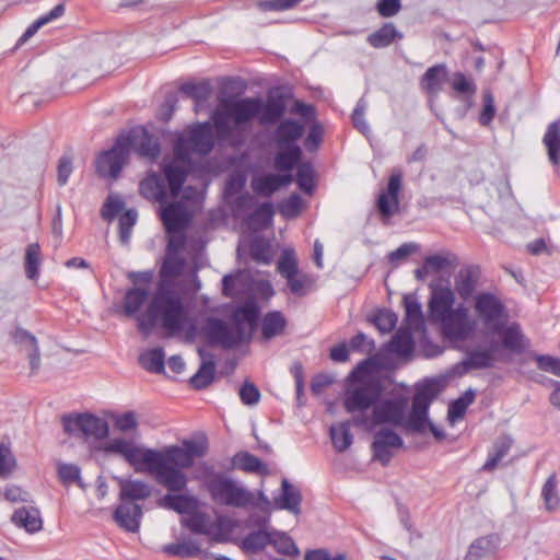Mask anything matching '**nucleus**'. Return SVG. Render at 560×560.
I'll use <instances>...</instances> for the list:
<instances>
[{"label": "nucleus", "instance_id": "obj_62", "mask_svg": "<svg viewBox=\"0 0 560 560\" xmlns=\"http://www.w3.org/2000/svg\"><path fill=\"white\" fill-rule=\"evenodd\" d=\"M302 208V198L299 195H292L283 202L280 203L279 209L281 214L287 218L296 217Z\"/></svg>", "mask_w": 560, "mask_h": 560}, {"label": "nucleus", "instance_id": "obj_11", "mask_svg": "<svg viewBox=\"0 0 560 560\" xmlns=\"http://www.w3.org/2000/svg\"><path fill=\"white\" fill-rule=\"evenodd\" d=\"M474 311L483 331L495 334L502 330L506 322L505 307L501 300L491 293H479L474 298Z\"/></svg>", "mask_w": 560, "mask_h": 560}, {"label": "nucleus", "instance_id": "obj_63", "mask_svg": "<svg viewBox=\"0 0 560 560\" xmlns=\"http://www.w3.org/2000/svg\"><path fill=\"white\" fill-rule=\"evenodd\" d=\"M240 398L244 405L253 406L258 404L260 399V392L250 382H245L243 386L240 388Z\"/></svg>", "mask_w": 560, "mask_h": 560}, {"label": "nucleus", "instance_id": "obj_21", "mask_svg": "<svg viewBox=\"0 0 560 560\" xmlns=\"http://www.w3.org/2000/svg\"><path fill=\"white\" fill-rule=\"evenodd\" d=\"M11 522L30 534L39 532L43 528L40 512L35 506H22L11 516Z\"/></svg>", "mask_w": 560, "mask_h": 560}, {"label": "nucleus", "instance_id": "obj_10", "mask_svg": "<svg viewBox=\"0 0 560 560\" xmlns=\"http://www.w3.org/2000/svg\"><path fill=\"white\" fill-rule=\"evenodd\" d=\"M381 397V385L373 380H362L350 384L343 396V408L347 412L368 416L366 411L374 408Z\"/></svg>", "mask_w": 560, "mask_h": 560}, {"label": "nucleus", "instance_id": "obj_4", "mask_svg": "<svg viewBox=\"0 0 560 560\" xmlns=\"http://www.w3.org/2000/svg\"><path fill=\"white\" fill-rule=\"evenodd\" d=\"M210 122L194 125L178 133L174 144V159L164 166V175L173 197L178 196L186 179L190 154L206 155L213 148Z\"/></svg>", "mask_w": 560, "mask_h": 560}, {"label": "nucleus", "instance_id": "obj_44", "mask_svg": "<svg viewBox=\"0 0 560 560\" xmlns=\"http://www.w3.org/2000/svg\"><path fill=\"white\" fill-rule=\"evenodd\" d=\"M165 354L162 348H153L140 354L139 361L143 369L152 373L164 371Z\"/></svg>", "mask_w": 560, "mask_h": 560}, {"label": "nucleus", "instance_id": "obj_34", "mask_svg": "<svg viewBox=\"0 0 560 560\" xmlns=\"http://www.w3.org/2000/svg\"><path fill=\"white\" fill-rule=\"evenodd\" d=\"M287 326V320L280 312H269L261 320V335L264 339L270 340L276 336L282 335Z\"/></svg>", "mask_w": 560, "mask_h": 560}, {"label": "nucleus", "instance_id": "obj_56", "mask_svg": "<svg viewBox=\"0 0 560 560\" xmlns=\"http://www.w3.org/2000/svg\"><path fill=\"white\" fill-rule=\"evenodd\" d=\"M373 323L381 332L386 334L395 328L397 315L390 311H380L374 316Z\"/></svg>", "mask_w": 560, "mask_h": 560}, {"label": "nucleus", "instance_id": "obj_12", "mask_svg": "<svg viewBox=\"0 0 560 560\" xmlns=\"http://www.w3.org/2000/svg\"><path fill=\"white\" fill-rule=\"evenodd\" d=\"M440 384L435 381H428L418 386L415 394L411 411L406 415L404 428L413 432H422L425 430L428 421V410L431 402L440 394Z\"/></svg>", "mask_w": 560, "mask_h": 560}, {"label": "nucleus", "instance_id": "obj_37", "mask_svg": "<svg viewBox=\"0 0 560 560\" xmlns=\"http://www.w3.org/2000/svg\"><path fill=\"white\" fill-rule=\"evenodd\" d=\"M495 550V540L493 537H480L469 547L465 560H489Z\"/></svg>", "mask_w": 560, "mask_h": 560}, {"label": "nucleus", "instance_id": "obj_57", "mask_svg": "<svg viewBox=\"0 0 560 560\" xmlns=\"http://www.w3.org/2000/svg\"><path fill=\"white\" fill-rule=\"evenodd\" d=\"M523 335L518 326L511 325L503 331V345L511 350H518L522 348Z\"/></svg>", "mask_w": 560, "mask_h": 560}, {"label": "nucleus", "instance_id": "obj_16", "mask_svg": "<svg viewBox=\"0 0 560 560\" xmlns=\"http://www.w3.org/2000/svg\"><path fill=\"white\" fill-rule=\"evenodd\" d=\"M402 439L392 429H381L374 435L372 443L373 456L383 465H387L393 457L392 448H400Z\"/></svg>", "mask_w": 560, "mask_h": 560}, {"label": "nucleus", "instance_id": "obj_1", "mask_svg": "<svg viewBox=\"0 0 560 560\" xmlns=\"http://www.w3.org/2000/svg\"><path fill=\"white\" fill-rule=\"evenodd\" d=\"M104 451L121 456L136 472L149 474L166 490L182 491L188 483L183 469L190 468L196 458L202 457L206 454V446L187 440L182 445L149 448L136 444L132 440L114 438L105 444Z\"/></svg>", "mask_w": 560, "mask_h": 560}, {"label": "nucleus", "instance_id": "obj_23", "mask_svg": "<svg viewBox=\"0 0 560 560\" xmlns=\"http://www.w3.org/2000/svg\"><path fill=\"white\" fill-rule=\"evenodd\" d=\"M542 144L549 162L558 171L560 167V117L547 126Z\"/></svg>", "mask_w": 560, "mask_h": 560}, {"label": "nucleus", "instance_id": "obj_47", "mask_svg": "<svg viewBox=\"0 0 560 560\" xmlns=\"http://www.w3.org/2000/svg\"><path fill=\"white\" fill-rule=\"evenodd\" d=\"M541 497L545 502L546 510L549 512L556 511L560 505V497L557 491V476L552 474L546 480L542 490Z\"/></svg>", "mask_w": 560, "mask_h": 560}, {"label": "nucleus", "instance_id": "obj_14", "mask_svg": "<svg viewBox=\"0 0 560 560\" xmlns=\"http://www.w3.org/2000/svg\"><path fill=\"white\" fill-rule=\"evenodd\" d=\"M402 171L395 168L392 171L387 187L382 190L376 200V208L384 220H388L399 211V194L402 189Z\"/></svg>", "mask_w": 560, "mask_h": 560}, {"label": "nucleus", "instance_id": "obj_42", "mask_svg": "<svg viewBox=\"0 0 560 560\" xmlns=\"http://www.w3.org/2000/svg\"><path fill=\"white\" fill-rule=\"evenodd\" d=\"M396 37H401L393 23L384 24L380 30L372 33L368 37V42L375 48L389 46Z\"/></svg>", "mask_w": 560, "mask_h": 560}, {"label": "nucleus", "instance_id": "obj_38", "mask_svg": "<svg viewBox=\"0 0 560 560\" xmlns=\"http://www.w3.org/2000/svg\"><path fill=\"white\" fill-rule=\"evenodd\" d=\"M330 439L335 450L339 453L348 450L353 441L350 432V422L345 421L330 427Z\"/></svg>", "mask_w": 560, "mask_h": 560}, {"label": "nucleus", "instance_id": "obj_28", "mask_svg": "<svg viewBox=\"0 0 560 560\" xmlns=\"http://www.w3.org/2000/svg\"><path fill=\"white\" fill-rule=\"evenodd\" d=\"M447 79L445 65H435L429 68L420 79L421 89L430 95H436L442 91Z\"/></svg>", "mask_w": 560, "mask_h": 560}, {"label": "nucleus", "instance_id": "obj_50", "mask_svg": "<svg viewBox=\"0 0 560 560\" xmlns=\"http://www.w3.org/2000/svg\"><path fill=\"white\" fill-rule=\"evenodd\" d=\"M278 271L283 278H289L299 272L294 250L285 249L278 261Z\"/></svg>", "mask_w": 560, "mask_h": 560}, {"label": "nucleus", "instance_id": "obj_59", "mask_svg": "<svg viewBox=\"0 0 560 560\" xmlns=\"http://www.w3.org/2000/svg\"><path fill=\"white\" fill-rule=\"evenodd\" d=\"M124 206L120 197L109 196L101 210V215L105 220H113L124 209Z\"/></svg>", "mask_w": 560, "mask_h": 560}, {"label": "nucleus", "instance_id": "obj_52", "mask_svg": "<svg viewBox=\"0 0 560 560\" xmlns=\"http://www.w3.org/2000/svg\"><path fill=\"white\" fill-rule=\"evenodd\" d=\"M511 446V441L509 439H503L499 441L494 446V453L489 455L488 459L482 466L483 470H493L499 462L508 454Z\"/></svg>", "mask_w": 560, "mask_h": 560}, {"label": "nucleus", "instance_id": "obj_43", "mask_svg": "<svg viewBox=\"0 0 560 560\" xmlns=\"http://www.w3.org/2000/svg\"><path fill=\"white\" fill-rule=\"evenodd\" d=\"M149 292L133 288L127 291L124 300V311L128 316H135L148 300Z\"/></svg>", "mask_w": 560, "mask_h": 560}, {"label": "nucleus", "instance_id": "obj_33", "mask_svg": "<svg viewBox=\"0 0 560 560\" xmlns=\"http://www.w3.org/2000/svg\"><path fill=\"white\" fill-rule=\"evenodd\" d=\"M458 265L457 255L448 250L428 256L424 259L425 272L436 273L446 269H455Z\"/></svg>", "mask_w": 560, "mask_h": 560}, {"label": "nucleus", "instance_id": "obj_13", "mask_svg": "<svg viewBox=\"0 0 560 560\" xmlns=\"http://www.w3.org/2000/svg\"><path fill=\"white\" fill-rule=\"evenodd\" d=\"M65 431L72 435H83L95 440H103L109 434L106 420L90 413L63 417Z\"/></svg>", "mask_w": 560, "mask_h": 560}, {"label": "nucleus", "instance_id": "obj_5", "mask_svg": "<svg viewBox=\"0 0 560 560\" xmlns=\"http://www.w3.org/2000/svg\"><path fill=\"white\" fill-rule=\"evenodd\" d=\"M455 293L450 288L433 290L429 311L431 317L439 322L445 337L453 340H465L476 330V320L471 319L464 305L453 308Z\"/></svg>", "mask_w": 560, "mask_h": 560}, {"label": "nucleus", "instance_id": "obj_48", "mask_svg": "<svg viewBox=\"0 0 560 560\" xmlns=\"http://www.w3.org/2000/svg\"><path fill=\"white\" fill-rule=\"evenodd\" d=\"M40 265V247L37 243L30 244L25 253V273L34 280L38 277Z\"/></svg>", "mask_w": 560, "mask_h": 560}, {"label": "nucleus", "instance_id": "obj_19", "mask_svg": "<svg viewBox=\"0 0 560 560\" xmlns=\"http://www.w3.org/2000/svg\"><path fill=\"white\" fill-rule=\"evenodd\" d=\"M305 126L293 119L282 120L275 130L273 139L278 149L298 145V140L303 136Z\"/></svg>", "mask_w": 560, "mask_h": 560}, {"label": "nucleus", "instance_id": "obj_22", "mask_svg": "<svg viewBox=\"0 0 560 560\" xmlns=\"http://www.w3.org/2000/svg\"><path fill=\"white\" fill-rule=\"evenodd\" d=\"M167 491L168 493L159 501L160 506L179 514L190 513L198 508V501L194 495L183 494L180 491Z\"/></svg>", "mask_w": 560, "mask_h": 560}, {"label": "nucleus", "instance_id": "obj_51", "mask_svg": "<svg viewBox=\"0 0 560 560\" xmlns=\"http://www.w3.org/2000/svg\"><path fill=\"white\" fill-rule=\"evenodd\" d=\"M182 92L188 97L202 102L210 97L212 88L208 82L188 83L182 86Z\"/></svg>", "mask_w": 560, "mask_h": 560}, {"label": "nucleus", "instance_id": "obj_8", "mask_svg": "<svg viewBox=\"0 0 560 560\" xmlns=\"http://www.w3.org/2000/svg\"><path fill=\"white\" fill-rule=\"evenodd\" d=\"M258 105V97L222 101L212 117L217 130L221 133H229L231 121L235 125L248 122L257 116Z\"/></svg>", "mask_w": 560, "mask_h": 560}, {"label": "nucleus", "instance_id": "obj_29", "mask_svg": "<svg viewBox=\"0 0 560 560\" xmlns=\"http://www.w3.org/2000/svg\"><path fill=\"white\" fill-rule=\"evenodd\" d=\"M257 118L261 125H272L284 114V103L281 98H268L266 102L259 98Z\"/></svg>", "mask_w": 560, "mask_h": 560}, {"label": "nucleus", "instance_id": "obj_54", "mask_svg": "<svg viewBox=\"0 0 560 560\" xmlns=\"http://www.w3.org/2000/svg\"><path fill=\"white\" fill-rule=\"evenodd\" d=\"M137 221V211L127 210L119 218V236L124 244H127L131 236V231Z\"/></svg>", "mask_w": 560, "mask_h": 560}, {"label": "nucleus", "instance_id": "obj_24", "mask_svg": "<svg viewBox=\"0 0 560 560\" xmlns=\"http://www.w3.org/2000/svg\"><path fill=\"white\" fill-rule=\"evenodd\" d=\"M302 494L287 479L281 482V494L275 499V505L279 510H287L294 515L301 513Z\"/></svg>", "mask_w": 560, "mask_h": 560}, {"label": "nucleus", "instance_id": "obj_2", "mask_svg": "<svg viewBox=\"0 0 560 560\" xmlns=\"http://www.w3.org/2000/svg\"><path fill=\"white\" fill-rule=\"evenodd\" d=\"M137 319L139 329L145 335L160 325L171 336L182 334L189 341L197 336L195 318L180 294L166 280L161 282L147 310Z\"/></svg>", "mask_w": 560, "mask_h": 560}, {"label": "nucleus", "instance_id": "obj_36", "mask_svg": "<svg viewBox=\"0 0 560 560\" xmlns=\"http://www.w3.org/2000/svg\"><path fill=\"white\" fill-rule=\"evenodd\" d=\"M413 338L409 328L399 329L392 338L388 349L399 357H407L413 351Z\"/></svg>", "mask_w": 560, "mask_h": 560}, {"label": "nucleus", "instance_id": "obj_30", "mask_svg": "<svg viewBox=\"0 0 560 560\" xmlns=\"http://www.w3.org/2000/svg\"><path fill=\"white\" fill-rule=\"evenodd\" d=\"M479 271L475 267L462 268L455 278V291L463 300H467L475 292Z\"/></svg>", "mask_w": 560, "mask_h": 560}, {"label": "nucleus", "instance_id": "obj_7", "mask_svg": "<svg viewBox=\"0 0 560 560\" xmlns=\"http://www.w3.org/2000/svg\"><path fill=\"white\" fill-rule=\"evenodd\" d=\"M409 408V398L401 393H392L383 399H378L370 416L352 418V424L373 431L381 424L404 427Z\"/></svg>", "mask_w": 560, "mask_h": 560}, {"label": "nucleus", "instance_id": "obj_61", "mask_svg": "<svg viewBox=\"0 0 560 560\" xmlns=\"http://www.w3.org/2000/svg\"><path fill=\"white\" fill-rule=\"evenodd\" d=\"M296 183L302 190L306 192L312 191L314 187V180L313 168L310 164H301L299 166L296 173Z\"/></svg>", "mask_w": 560, "mask_h": 560}, {"label": "nucleus", "instance_id": "obj_39", "mask_svg": "<svg viewBox=\"0 0 560 560\" xmlns=\"http://www.w3.org/2000/svg\"><path fill=\"white\" fill-rule=\"evenodd\" d=\"M301 158V149L299 145L285 147L279 149L275 156V167L280 172H290Z\"/></svg>", "mask_w": 560, "mask_h": 560}, {"label": "nucleus", "instance_id": "obj_9", "mask_svg": "<svg viewBox=\"0 0 560 560\" xmlns=\"http://www.w3.org/2000/svg\"><path fill=\"white\" fill-rule=\"evenodd\" d=\"M213 502L232 508H246L254 502V494L236 480L217 475L207 482Z\"/></svg>", "mask_w": 560, "mask_h": 560}, {"label": "nucleus", "instance_id": "obj_60", "mask_svg": "<svg viewBox=\"0 0 560 560\" xmlns=\"http://www.w3.org/2000/svg\"><path fill=\"white\" fill-rule=\"evenodd\" d=\"M493 357L490 351H474L471 352L466 361L469 368L485 369L492 365Z\"/></svg>", "mask_w": 560, "mask_h": 560}, {"label": "nucleus", "instance_id": "obj_31", "mask_svg": "<svg viewBox=\"0 0 560 560\" xmlns=\"http://www.w3.org/2000/svg\"><path fill=\"white\" fill-rule=\"evenodd\" d=\"M140 192L148 199L163 203L166 199L164 180L155 173L150 174L140 183Z\"/></svg>", "mask_w": 560, "mask_h": 560}, {"label": "nucleus", "instance_id": "obj_15", "mask_svg": "<svg viewBox=\"0 0 560 560\" xmlns=\"http://www.w3.org/2000/svg\"><path fill=\"white\" fill-rule=\"evenodd\" d=\"M128 143L117 141L108 151L100 154L96 160L97 173L103 177L117 178L128 158Z\"/></svg>", "mask_w": 560, "mask_h": 560}, {"label": "nucleus", "instance_id": "obj_6", "mask_svg": "<svg viewBox=\"0 0 560 560\" xmlns=\"http://www.w3.org/2000/svg\"><path fill=\"white\" fill-rule=\"evenodd\" d=\"M258 307L254 303H246L234 310L232 323L226 324L218 318H210L206 330L209 339L230 349L247 341L258 319Z\"/></svg>", "mask_w": 560, "mask_h": 560}, {"label": "nucleus", "instance_id": "obj_35", "mask_svg": "<svg viewBox=\"0 0 560 560\" xmlns=\"http://www.w3.org/2000/svg\"><path fill=\"white\" fill-rule=\"evenodd\" d=\"M234 467L252 474L266 475L268 474V467L258 457L247 453L240 452L233 457Z\"/></svg>", "mask_w": 560, "mask_h": 560}, {"label": "nucleus", "instance_id": "obj_3", "mask_svg": "<svg viewBox=\"0 0 560 560\" xmlns=\"http://www.w3.org/2000/svg\"><path fill=\"white\" fill-rule=\"evenodd\" d=\"M185 200L175 201L161 208V220L167 233V253L162 266V277L173 278L184 269L185 261L178 257L179 250L185 244V230L187 229L195 208L201 201V194L194 187H187L184 191Z\"/></svg>", "mask_w": 560, "mask_h": 560}, {"label": "nucleus", "instance_id": "obj_55", "mask_svg": "<svg viewBox=\"0 0 560 560\" xmlns=\"http://www.w3.org/2000/svg\"><path fill=\"white\" fill-rule=\"evenodd\" d=\"M271 544L275 545L277 550L287 556L299 555V549L294 541L285 534L276 533L272 534Z\"/></svg>", "mask_w": 560, "mask_h": 560}, {"label": "nucleus", "instance_id": "obj_25", "mask_svg": "<svg viewBox=\"0 0 560 560\" xmlns=\"http://www.w3.org/2000/svg\"><path fill=\"white\" fill-rule=\"evenodd\" d=\"M120 500L122 502H133L144 500L152 493L151 487L141 480L119 479Z\"/></svg>", "mask_w": 560, "mask_h": 560}, {"label": "nucleus", "instance_id": "obj_20", "mask_svg": "<svg viewBox=\"0 0 560 560\" xmlns=\"http://www.w3.org/2000/svg\"><path fill=\"white\" fill-rule=\"evenodd\" d=\"M141 517V506L133 502H121L114 513L117 524L130 533L138 532Z\"/></svg>", "mask_w": 560, "mask_h": 560}, {"label": "nucleus", "instance_id": "obj_46", "mask_svg": "<svg viewBox=\"0 0 560 560\" xmlns=\"http://www.w3.org/2000/svg\"><path fill=\"white\" fill-rule=\"evenodd\" d=\"M476 393L472 389H467L459 398L453 401L448 407V420L452 423L463 419L468 406L475 400Z\"/></svg>", "mask_w": 560, "mask_h": 560}, {"label": "nucleus", "instance_id": "obj_32", "mask_svg": "<svg viewBox=\"0 0 560 560\" xmlns=\"http://www.w3.org/2000/svg\"><path fill=\"white\" fill-rule=\"evenodd\" d=\"M405 306V324L409 329L422 331L424 330V319L421 304L415 295L404 296Z\"/></svg>", "mask_w": 560, "mask_h": 560}, {"label": "nucleus", "instance_id": "obj_53", "mask_svg": "<svg viewBox=\"0 0 560 560\" xmlns=\"http://www.w3.org/2000/svg\"><path fill=\"white\" fill-rule=\"evenodd\" d=\"M139 425L138 416L135 411H127L114 416V428L120 432H130L137 430Z\"/></svg>", "mask_w": 560, "mask_h": 560}, {"label": "nucleus", "instance_id": "obj_27", "mask_svg": "<svg viewBox=\"0 0 560 560\" xmlns=\"http://www.w3.org/2000/svg\"><path fill=\"white\" fill-rule=\"evenodd\" d=\"M291 180L292 176L290 174H267L264 176L255 177L252 180V188L257 194L270 196L279 188L289 185Z\"/></svg>", "mask_w": 560, "mask_h": 560}, {"label": "nucleus", "instance_id": "obj_18", "mask_svg": "<svg viewBox=\"0 0 560 560\" xmlns=\"http://www.w3.org/2000/svg\"><path fill=\"white\" fill-rule=\"evenodd\" d=\"M12 338L19 349L26 353L32 372L37 371L40 365V353L36 337L23 328H16Z\"/></svg>", "mask_w": 560, "mask_h": 560}, {"label": "nucleus", "instance_id": "obj_45", "mask_svg": "<svg viewBox=\"0 0 560 560\" xmlns=\"http://www.w3.org/2000/svg\"><path fill=\"white\" fill-rule=\"evenodd\" d=\"M137 153L144 159L154 161L160 155V144L156 139L143 132L135 142Z\"/></svg>", "mask_w": 560, "mask_h": 560}, {"label": "nucleus", "instance_id": "obj_41", "mask_svg": "<svg viewBox=\"0 0 560 560\" xmlns=\"http://www.w3.org/2000/svg\"><path fill=\"white\" fill-rule=\"evenodd\" d=\"M163 551L170 556L179 558H191L202 552L199 544L194 539L166 545L163 547Z\"/></svg>", "mask_w": 560, "mask_h": 560}, {"label": "nucleus", "instance_id": "obj_17", "mask_svg": "<svg viewBox=\"0 0 560 560\" xmlns=\"http://www.w3.org/2000/svg\"><path fill=\"white\" fill-rule=\"evenodd\" d=\"M228 520L225 517H218L217 524H212L205 513H194L189 517L183 518V526L187 527L195 534L207 535L214 541H223V536L218 529L224 527Z\"/></svg>", "mask_w": 560, "mask_h": 560}, {"label": "nucleus", "instance_id": "obj_26", "mask_svg": "<svg viewBox=\"0 0 560 560\" xmlns=\"http://www.w3.org/2000/svg\"><path fill=\"white\" fill-rule=\"evenodd\" d=\"M198 354L200 355L202 363L197 373L191 376L190 384L196 389H201L210 385L214 377L215 364L213 355L208 353L206 350L199 348Z\"/></svg>", "mask_w": 560, "mask_h": 560}, {"label": "nucleus", "instance_id": "obj_40", "mask_svg": "<svg viewBox=\"0 0 560 560\" xmlns=\"http://www.w3.org/2000/svg\"><path fill=\"white\" fill-rule=\"evenodd\" d=\"M63 13H65V5L62 3L57 4L50 12H48L47 14H45V15L40 16L39 19H37L35 22H33L26 28V31L20 37V39L18 42V45H22L25 42H27L32 36H34L37 33V31L42 26L48 24L52 20H56V19L62 16Z\"/></svg>", "mask_w": 560, "mask_h": 560}, {"label": "nucleus", "instance_id": "obj_49", "mask_svg": "<svg viewBox=\"0 0 560 560\" xmlns=\"http://www.w3.org/2000/svg\"><path fill=\"white\" fill-rule=\"evenodd\" d=\"M272 534L266 530H257L250 533L243 540V548L248 551H258L265 548L266 545L271 544Z\"/></svg>", "mask_w": 560, "mask_h": 560}, {"label": "nucleus", "instance_id": "obj_58", "mask_svg": "<svg viewBox=\"0 0 560 560\" xmlns=\"http://www.w3.org/2000/svg\"><path fill=\"white\" fill-rule=\"evenodd\" d=\"M15 466V459L8 444H0V477L9 476Z\"/></svg>", "mask_w": 560, "mask_h": 560}, {"label": "nucleus", "instance_id": "obj_64", "mask_svg": "<svg viewBox=\"0 0 560 560\" xmlns=\"http://www.w3.org/2000/svg\"><path fill=\"white\" fill-rule=\"evenodd\" d=\"M495 115L494 97L491 92L483 94V108L480 113L479 121L482 126H488Z\"/></svg>", "mask_w": 560, "mask_h": 560}]
</instances>
